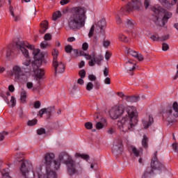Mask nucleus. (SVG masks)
I'll return each instance as SVG.
<instances>
[{"label":"nucleus","mask_w":178,"mask_h":178,"mask_svg":"<svg viewBox=\"0 0 178 178\" xmlns=\"http://www.w3.org/2000/svg\"><path fill=\"white\" fill-rule=\"evenodd\" d=\"M147 143H148V138L147 137V136H143V139L142 140L143 147H144L145 148H147V147H148Z\"/></svg>","instance_id":"37"},{"label":"nucleus","mask_w":178,"mask_h":178,"mask_svg":"<svg viewBox=\"0 0 178 178\" xmlns=\"http://www.w3.org/2000/svg\"><path fill=\"white\" fill-rule=\"evenodd\" d=\"M125 69L128 70V72H133V70H136L137 69V65L135 63H133L132 60H127L125 64Z\"/></svg>","instance_id":"16"},{"label":"nucleus","mask_w":178,"mask_h":178,"mask_svg":"<svg viewBox=\"0 0 178 178\" xmlns=\"http://www.w3.org/2000/svg\"><path fill=\"white\" fill-rule=\"evenodd\" d=\"M103 45L105 47V48H108V47L111 45V42H109V40H105L103 43Z\"/></svg>","instance_id":"60"},{"label":"nucleus","mask_w":178,"mask_h":178,"mask_svg":"<svg viewBox=\"0 0 178 178\" xmlns=\"http://www.w3.org/2000/svg\"><path fill=\"white\" fill-rule=\"evenodd\" d=\"M86 59H88V60H90V59H94L95 58V54L92 53L91 55L90 54H85Z\"/></svg>","instance_id":"42"},{"label":"nucleus","mask_w":178,"mask_h":178,"mask_svg":"<svg viewBox=\"0 0 178 178\" xmlns=\"http://www.w3.org/2000/svg\"><path fill=\"white\" fill-rule=\"evenodd\" d=\"M104 81V84H111V78L106 77Z\"/></svg>","instance_id":"62"},{"label":"nucleus","mask_w":178,"mask_h":178,"mask_svg":"<svg viewBox=\"0 0 178 178\" xmlns=\"http://www.w3.org/2000/svg\"><path fill=\"white\" fill-rule=\"evenodd\" d=\"M143 123L145 129H148V127H149V126L154 123V118H152L151 115H149L143 120Z\"/></svg>","instance_id":"19"},{"label":"nucleus","mask_w":178,"mask_h":178,"mask_svg":"<svg viewBox=\"0 0 178 178\" xmlns=\"http://www.w3.org/2000/svg\"><path fill=\"white\" fill-rule=\"evenodd\" d=\"M124 112V110L122 106H115L110 111V118L114 120L119 119V118L123 115Z\"/></svg>","instance_id":"12"},{"label":"nucleus","mask_w":178,"mask_h":178,"mask_svg":"<svg viewBox=\"0 0 178 178\" xmlns=\"http://www.w3.org/2000/svg\"><path fill=\"white\" fill-rule=\"evenodd\" d=\"M152 11L156 14L155 22L159 23L161 22L162 26H165L169 19L173 16V14L169 11L165 10L159 6H155L152 8Z\"/></svg>","instance_id":"5"},{"label":"nucleus","mask_w":178,"mask_h":178,"mask_svg":"<svg viewBox=\"0 0 178 178\" xmlns=\"http://www.w3.org/2000/svg\"><path fill=\"white\" fill-rule=\"evenodd\" d=\"M26 88H28V90H31L32 88V91H35V88H34V84L33 83V82H27Z\"/></svg>","instance_id":"39"},{"label":"nucleus","mask_w":178,"mask_h":178,"mask_svg":"<svg viewBox=\"0 0 178 178\" xmlns=\"http://www.w3.org/2000/svg\"><path fill=\"white\" fill-rule=\"evenodd\" d=\"M85 127L88 129V130H91L92 129V122H86L85 124Z\"/></svg>","instance_id":"49"},{"label":"nucleus","mask_w":178,"mask_h":178,"mask_svg":"<svg viewBox=\"0 0 178 178\" xmlns=\"http://www.w3.org/2000/svg\"><path fill=\"white\" fill-rule=\"evenodd\" d=\"M26 99H27V92H26V90H22L20 98L21 102L25 104Z\"/></svg>","instance_id":"30"},{"label":"nucleus","mask_w":178,"mask_h":178,"mask_svg":"<svg viewBox=\"0 0 178 178\" xmlns=\"http://www.w3.org/2000/svg\"><path fill=\"white\" fill-rule=\"evenodd\" d=\"M88 79L90 80V81H95V80H97V76L93 74H90L88 75Z\"/></svg>","instance_id":"56"},{"label":"nucleus","mask_w":178,"mask_h":178,"mask_svg":"<svg viewBox=\"0 0 178 178\" xmlns=\"http://www.w3.org/2000/svg\"><path fill=\"white\" fill-rule=\"evenodd\" d=\"M139 99H140V97L137 96L125 97V101H127V102H138Z\"/></svg>","instance_id":"26"},{"label":"nucleus","mask_w":178,"mask_h":178,"mask_svg":"<svg viewBox=\"0 0 178 178\" xmlns=\"http://www.w3.org/2000/svg\"><path fill=\"white\" fill-rule=\"evenodd\" d=\"M34 108L35 109H40L41 108V102L40 101H37L34 103Z\"/></svg>","instance_id":"50"},{"label":"nucleus","mask_w":178,"mask_h":178,"mask_svg":"<svg viewBox=\"0 0 178 178\" xmlns=\"http://www.w3.org/2000/svg\"><path fill=\"white\" fill-rule=\"evenodd\" d=\"M94 88V84H92L91 82L88 83L86 85V90L87 91H91Z\"/></svg>","instance_id":"43"},{"label":"nucleus","mask_w":178,"mask_h":178,"mask_svg":"<svg viewBox=\"0 0 178 178\" xmlns=\"http://www.w3.org/2000/svg\"><path fill=\"white\" fill-rule=\"evenodd\" d=\"M27 124L28 126H35V124H37V120H29Z\"/></svg>","instance_id":"44"},{"label":"nucleus","mask_w":178,"mask_h":178,"mask_svg":"<svg viewBox=\"0 0 178 178\" xmlns=\"http://www.w3.org/2000/svg\"><path fill=\"white\" fill-rule=\"evenodd\" d=\"M78 84H80V86H83L84 84V80H83V78H80L77 81Z\"/></svg>","instance_id":"64"},{"label":"nucleus","mask_w":178,"mask_h":178,"mask_svg":"<svg viewBox=\"0 0 178 178\" xmlns=\"http://www.w3.org/2000/svg\"><path fill=\"white\" fill-rule=\"evenodd\" d=\"M44 70L40 69L38 70L37 73H36V80L38 81H40L42 77H44Z\"/></svg>","instance_id":"29"},{"label":"nucleus","mask_w":178,"mask_h":178,"mask_svg":"<svg viewBox=\"0 0 178 178\" xmlns=\"http://www.w3.org/2000/svg\"><path fill=\"white\" fill-rule=\"evenodd\" d=\"M97 26L98 27H99V29H101V30H102V28L106 26V21L105 20V19H102L100 21H99L97 23Z\"/></svg>","instance_id":"34"},{"label":"nucleus","mask_w":178,"mask_h":178,"mask_svg":"<svg viewBox=\"0 0 178 178\" xmlns=\"http://www.w3.org/2000/svg\"><path fill=\"white\" fill-rule=\"evenodd\" d=\"M117 94H118V97H120V98H123V99H124V100H126L125 97H129V96L124 95V92H118Z\"/></svg>","instance_id":"59"},{"label":"nucleus","mask_w":178,"mask_h":178,"mask_svg":"<svg viewBox=\"0 0 178 178\" xmlns=\"http://www.w3.org/2000/svg\"><path fill=\"white\" fill-rule=\"evenodd\" d=\"M118 40L119 41H122L123 42H129V38L126 35H123L122 33L119 34Z\"/></svg>","instance_id":"33"},{"label":"nucleus","mask_w":178,"mask_h":178,"mask_svg":"<svg viewBox=\"0 0 178 178\" xmlns=\"http://www.w3.org/2000/svg\"><path fill=\"white\" fill-rule=\"evenodd\" d=\"M17 48L19 50V52H22V55L25 58H29V50L28 49H34V47L27 42H18L17 43Z\"/></svg>","instance_id":"11"},{"label":"nucleus","mask_w":178,"mask_h":178,"mask_svg":"<svg viewBox=\"0 0 178 178\" xmlns=\"http://www.w3.org/2000/svg\"><path fill=\"white\" fill-rule=\"evenodd\" d=\"M48 21H43L40 24V34H44L47 32V30L48 29Z\"/></svg>","instance_id":"24"},{"label":"nucleus","mask_w":178,"mask_h":178,"mask_svg":"<svg viewBox=\"0 0 178 178\" xmlns=\"http://www.w3.org/2000/svg\"><path fill=\"white\" fill-rule=\"evenodd\" d=\"M104 60V56L99 54L97 57H95L88 62L89 66H95V63L99 66H101L102 62Z\"/></svg>","instance_id":"14"},{"label":"nucleus","mask_w":178,"mask_h":178,"mask_svg":"<svg viewBox=\"0 0 178 178\" xmlns=\"http://www.w3.org/2000/svg\"><path fill=\"white\" fill-rule=\"evenodd\" d=\"M1 175L3 178H12L9 175V169L6 168L1 171Z\"/></svg>","instance_id":"31"},{"label":"nucleus","mask_w":178,"mask_h":178,"mask_svg":"<svg viewBox=\"0 0 178 178\" xmlns=\"http://www.w3.org/2000/svg\"><path fill=\"white\" fill-rule=\"evenodd\" d=\"M60 16H62V13H60V11H57L54 13L53 15V20L54 21L58 20V19H59Z\"/></svg>","instance_id":"36"},{"label":"nucleus","mask_w":178,"mask_h":178,"mask_svg":"<svg viewBox=\"0 0 178 178\" xmlns=\"http://www.w3.org/2000/svg\"><path fill=\"white\" fill-rule=\"evenodd\" d=\"M5 136H8V132L4 131L0 134V141H3V138H5Z\"/></svg>","instance_id":"52"},{"label":"nucleus","mask_w":178,"mask_h":178,"mask_svg":"<svg viewBox=\"0 0 178 178\" xmlns=\"http://www.w3.org/2000/svg\"><path fill=\"white\" fill-rule=\"evenodd\" d=\"M143 8V3L141 1H137L136 3H129L126 7V12H133V10H140Z\"/></svg>","instance_id":"13"},{"label":"nucleus","mask_w":178,"mask_h":178,"mask_svg":"<svg viewBox=\"0 0 178 178\" xmlns=\"http://www.w3.org/2000/svg\"><path fill=\"white\" fill-rule=\"evenodd\" d=\"M33 55L35 60V65L40 67L41 65H45L48 62L45 58V54L41 53V50L39 49H34L33 51Z\"/></svg>","instance_id":"10"},{"label":"nucleus","mask_w":178,"mask_h":178,"mask_svg":"<svg viewBox=\"0 0 178 178\" xmlns=\"http://www.w3.org/2000/svg\"><path fill=\"white\" fill-rule=\"evenodd\" d=\"M6 95L7 96H4L3 97V99L6 102H7L8 105H9V106H11L12 108H13V106H15L16 105V98H15V97L12 96L11 99L9 102V99L8 98V97H10V92H5Z\"/></svg>","instance_id":"15"},{"label":"nucleus","mask_w":178,"mask_h":178,"mask_svg":"<svg viewBox=\"0 0 178 178\" xmlns=\"http://www.w3.org/2000/svg\"><path fill=\"white\" fill-rule=\"evenodd\" d=\"M10 74L14 77L15 80H17L21 83L26 81L29 80V77H30V73L28 71L23 70L22 67H20L17 65H15L13 67Z\"/></svg>","instance_id":"6"},{"label":"nucleus","mask_w":178,"mask_h":178,"mask_svg":"<svg viewBox=\"0 0 178 178\" xmlns=\"http://www.w3.org/2000/svg\"><path fill=\"white\" fill-rule=\"evenodd\" d=\"M87 8L84 6L72 7L67 20V26L72 31H78L86 26Z\"/></svg>","instance_id":"1"},{"label":"nucleus","mask_w":178,"mask_h":178,"mask_svg":"<svg viewBox=\"0 0 178 178\" xmlns=\"http://www.w3.org/2000/svg\"><path fill=\"white\" fill-rule=\"evenodd\" d=\"M144 5H145V8L146 9H148V6H149V0H145Z\"/></svg>","instance_id":"63"},{"label":"nucleus","mask_w":178,"mask_h":178,"mask_svg":"<svg viewBox=\"0 0 178 178\" xmlns=\"http://www.w3.org/2000/svg\"><path fill=\"white\" fill-rule=\"evenodd\" d=\"M51 112H52V108H42L39 111L38 115L39 116H40V118H42V115H44V113H47L48 115H50Z\"/></svg>","instance_id":"25"},{"label":"nucleus","mask_w":178,"mask_h":178,"mask_svg":"<svg viewBox=\"0 0 178 178\" xmlns=\"http://www.w3.org/2000/svg\"><path fill=\"white\" fill-rule=\"evenodd\" d=\"M127 115L122 117L120 121L118 122V127L121 131L127 133L129 130H133L137 124L138 120H137V108L131 106L126 108Z\"/></svg>","instance_id":"2"},{"label":"nucleus","mask_w":178,"mask_h":178,"mask_svg":"<svg viewBox=\"0 0 178 178\" xmlns=\"http://www.w3.org/2000/svg\"><path fill=\"white\" fill-rule=\"evenodd\" d=\"M163 169V164L159 162L158 157H156V152H155L154 156L152 157L151 161V168H147L144 172L142 178L148 177V175H151L154 170H162Z\"/></svg>","instance_id":"7"},{"label":"nucleus","mask_w":178,"mask_h":178,"mask_svg":"<svg viewBox=\"0 0 178 178\" xmlns=\"http://www.w3.org/2000/svg\"><path fill=\"white\" fill-rule=\"evenodd\" d=\"M37 133L39 136H42V134H45V129L40 128L37 130Z\"/></svg>","instance_id":"45"},{"label":"nucleus","mask_w":178,"mask_h":178,"mask_svg":"<svg viewBox=\"0 0 178 178\" xmlns=\"http://www.w3.org/2000/svg\"><path fill=\"white\" fill-rule=\"evenodd\" d=\"M55 154L54 153H47L45 154V165L47 175H42L41 165H33L32 172L34 177L38 178H57L56 173L52 169H55L54 161L55 160Z\"/></svg>","instance_id":"3"},{"label":"nucleus","mask_w":178,"mask_h":178,"mask_svg":"<svg viewBox=\"0 0 178 178\" xmlns=\"http://www.w3.org/2000/svg\"><path fill=\"white\" fill-rule=\"evenodd\" d=\"M106 126V120L105 118H100L99 121H97V123L95 124L96 129L97 130H101L104 129Z\"/></svg>","instance_id":"20"},{"label":"nucleus","mask_w":178,"mask_h":178,"mask_svg":"<svg viewBox=\"0 0 178 178\" xmlns=\"http://www.w3.org/2000/svg\"><path fill=\"white\" fill-rule=\"evenodd\" d=\"M115 22H116L117 24H122V19H120V17H119V15L116 16Z\"/></svg>","instance_id":"58"},{"label":"nucleus","mask_w":178,"mask_h":178,"mask_svg":"<svg viewBox=\"0 0 178 178\" xmlns=\"http://www.w3.org/2000/svg\"><path fill=\"white\" fill-rule=\"evenodd\" d=\"M10 13L11 16H13V17H14L15 22H19V20H20V17L15 16V13H13V7H10Z\"/></svg>","instance_id":"35"},{"label":"nucleus","mask_w":178,"mask_h":178,"mask_svg":"<svg viewBox=\"0 0 178 178\" xmlns=\"http://www.w3.org/2000/svg\"><path fill=\"white\" fill-rule=\"evenodd\" d=\"M161 5L166 6L167 8H170V6H173L177 3V0H172L171 2L169 0H159Z\"/></svg>","instance_id":"21"},{"label":"nucleus","mask_w":178,"mask_h":178,"mask_svg":"<svg viewBox=\"0 0 178 178\" xmlns=\"http://www.w3.org/2000/svg\"><path fill=\"white\" fill-rule=\"evenodd\" d=\"M15 159H16V161H17V162H22V161H23V159L20 158H23V154L22 153H17V154L14 156ZM20 159V160H19Z\"/></svg>","instance_id":"38"},{"label":"nucleus","mask_w":178,"mask_h":178,"mask_svg":"<svg viewBox=\"0 0 178 178\" xmlns=\"http://www.w3.org/2000/svg\"><path fill=\"white\" fill-rule=\"evenodd\" d=\"M47 47H49V44L47 42H43L40 44L42 49H44V48H47Z\"/></svg>","instance_id":"51"},{"label":"nucleus","mask_w":178,"mask_h":178,"mask_svg":"<svg viewBox=\"0 0 178 178\" xmlns=\"http://www.w3.org/2000/svg\"><path fill=\"white\" fill-rule=\"evenodd\" d=\"M131 149L135 156H140V155H141V154H143V149H140V150H138L134 146H131Z\"/></svg>","instance_id":"27"},{"label":"nucleus","mask_w":178,"mask_h":178,"mask_svg":"<svg viewBox=\"0 0 178 178\" xmlns=\"http://www.w3.org/2000/svg\"><path fill=\"white\" fill-rule=\"evenodd\" d=\"M82 49H83V51H87V49H88V43L84 42L82 44Z\"/></svg>","instance_id":"57"},{"label":"nucleus","mask_w":178,"mask_h":178,"mask_svg":"<svg viewBox=\"0 0 178 178\" xmlns=\"http://www.w3.org/2000/svg\"><path fill=\"white\" fill-rule=\"evenodd\" d=\"M127 52L129 55L136 58V59H138V60H140V62L144 60V56H143L141 54H138L137 51L131 49H127Z\"/></svg>","instance_id":"17"},{"label":"nucleus","mask_w":178,"mask_h":178,"mask_svg":"<svg viewBox=\"0 0 178 178\" xmlns=\"http://www.w3.org/2000/svg\"><path fill=\"white\" fill-rule=\"evenodd\" d=\"M122 148V140H115L113 142V152H115V151H119Z\"/></svg>","instance_id":"23"},{"label":"nucleus","mask_w":178,"mask_h":178,"mask_svg":"<svg viewBox=\"0 0 178 178\" xmlns=\"http://www.w3.org/2000/svg\"><path fill=\"white\" fill-rule=\"evenodd\" d=\"M65 52L67 54H70V52H72V51L73 49V47H72V45L68 44V45L65 46Z\"/></svg>","instance_id":"41"},{"label":"nucleus","mask_w":178,"mask_h":178,"mask_svg":"<svg viewBox=\"0 0 178 178\" xmlns=\"http://www.w3.org/2000/svg\"><path fill=\"white\" fill-rule=\"evenodd\" d=\"M20 171L22 172L24 177H27V175L29 174V170H27V168H26V164H24V163H22Z\"/></svg>","instance_id":"28"},{"label":"nucleus","mask_w":178,"mask_h":178,"mask_svg":"<svg viewBox=\"0 0 178 178\" xmlns=\"http://www.w3.org/2000/svg\"><path fill=\"white\" fill-rule=\"evenodd\" d=\"M79 74L81 79H84L86 77V71L84 70H81L79 71Z\"/></svg>","instance_id":"46"},{"label":"nucleus","mask_w":178,"mask_h":178,"mask_svg":"<svg viewBox=\"0 0 178 178\" xmlns=\"http://www.w3.org/2000/svg\"><path fill=\"white\" fill-rule=\"evenodd\" d=\"M172 109V107H168L167 108L166 111L163 114V118H167L168 123H173V118H178L177 102H175L173 103Z\"/></svg>","instance_id":"8"},{"label":"nucleus","mask_w":178,"mask_h":178,"mask_svg":"<svg viewBox=\"0 0 178 178\" xmlns=\"http://www.w3.org/2000/svg\"><path fill=\"white\" fill-rule=\"evenodd\" d=\"M151 40H152L153 41H158L159 40H161V38H159V35H152L150 37Z\"/></svg>","instance_id":"47"},{"label":"nucleus","mask_w":178,"mask_h":178,"mask_svg":"<svg viewBox=\"0 0 178 178\" xmlns=\"http://www.w3.org/2000/svg\"><path fill=\"white\" fill-rule=\"evenodd\" d=\"M108 74H109V70L107 67H105L104 70V76H105V77H107Z\"/></svg>","instance_id":"61"},{"label":"nucleus","mask_w":178,"mask_h":178,"mask_svg":"<svg viewBox=\"0 0 178 178\" xmlns=\"http://www.w3.org/2000/svg\"><path fill=\"white\" fill-rule=\"evenodd\" d=\"M70 2V0H61L60 3L62 6H65V5H67Z\"/></svg>","instance_id":"54"},{"label":"nucleus","mask_w":178,"mask_h":178,"mask_svg":"<svg viewBox=\"0 0 178 178\" xmlns=\"http://www.w3.org/2000/svg\"><path fill=\"white\" fill-rule=\"evenodd\" d=\"M31 63V61L29 59L24 60L22 61V70H25V72H29L30 73V65Z\"/></svg>","instance_id":"22"},{"label":"nucleus","mask_w":178,"mask_h":178,"mask_svg":"<svg viewBox=\"0 0 178 178\" xmlns=\"http://www.w3.org/2000/svg\"><path fill=\"white\" fill-rule=\"evenodd\" d=\"M58 54L57 49H54L52 51L53 56V66L55 69V73H63L65 72V65L60 61H58Z\"/></svg>","instance_id":"9"},{"label":"nucleus","mask_w":178,"mask_h":178,"mask_svg":"<svg viewBox=\"0 0 178 178\" xmlns=\"http://www.w3.org/2000/svg\"><path fill=\"white\" fill-rule=\"evenodd\" d=\"M111 56H112V54L109 51H106L105 54V59L106 60H109L111 59Z\"/></svg>","instance_id":"55"},{"label":"nucleus","mask_w":178,"mask_h":178,"mask_svg":"<svg viewBox=\"0 0 178 178\" xmlns=\"http://www.w3.org/2000/svg\"><path fill=\"white\" fill-rule=\"evenodd\" d=\"M169 49V44L166 43H163L162 44V50L163 51H168Z\"/></svg>","instance_id":"53"},{"label":"nucleus","mask_w":178,"mask_h":178,"mask_svg":"<svg viewBox=\"0 0 178 178\" xmlns=\"http://www.w3.org/2000/svg\"><path fill=\"white\" fill-rule=\"evenodd\" d=\"M75 156L76 158H81L82 159H85V161H88V159H90V156H88V154H81L76 153L75 154Z\"/></svg>","instance_id":"32"},{"label":"nucleus","mask_w":178,"mask_h":178,"mask_svg":"<svg viewBox=\"0 0 178 178\" xmlns=\"http://www.w3.org/2000/svg\"><path fill=\"white\" fill-rule=\"evenodd\" d=\"M94 30H95V26L92 25L90 29L89 33H88V37L89 38H91L92 35H94Z\"/></svg>","instance_id":"40"},{"label":"nucleus","mask_w":178,"mask_h":178,"mask_svg":"<svg viewBox=\"0 0 178 178\" xmlns=\"http://www.w3.org/2000/svg\"><path fill=\"white\" fill-rule=\"evenodd\" d=\"M6 55V59H10V56H12V49L9 48H3L0 49V56H3Z\"/></svg>","instance_id":"18"},{"label":"nucleus","mask_w":178,"mask_h":178,"mask_svg":"<svg viewBox=\"0 0 178 178\" xmlns=\"http://www.w3.org/2000/svg\"><path fill=\"white\" fill-rule=\"evenodd\" d=\"M61 162H63V163H65L67 165V172L70 176L77 175V164L70 155L66 152H61L58 155V159L54 161V166L56 170H58L59 168H60Z\"/></svg>","instance_id":"4"},{"label":"nucleus","mask_w":178,"mask_h":178,"mask_svg":"<svg viewBox=\"0 0 178 178\" xmlns=\"http://www.w3.org/2000/svg\"><path fill=\"white\" fill-rule=\"evenodd\" d=\"M51 38H52V36L51 35L50 33H46L44 35V40L45 41H51Z\"/></svg>","instance_id":"48"}]
</instances>
